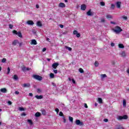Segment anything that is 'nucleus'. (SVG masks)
Here are the masks:
<instances>
[{
	"mask_svg": "<svg viewBox=\"0 0 129 129\" xmlns=\"http://www.w3.org/2000/svg\"><path fill=\"white\" fill-rule=\"evenodd\" d=\"M98 101L99 103H102V99L99 98L98 99Z\"/></svg>",
	"mask_w": 129,
	"mask_h": 129,
	"instance_id": "nucleus-29",
	"label": "nucleus"
},
{
	"mask_svg": "<svg viewBox=\"0 0 129 129\" xmlns=\"http://www.w3.org/2000/svg\"><path fill=\"white\" fill-rule=\"evenodd\" d=\"M115 129H124V128H123V127H122V126H119Z\"/></svg>",
	"mask_w": 129,
	"mask_h": 129,
	"instance_id": "nucleus-37",
	"label": "nucleus"
},
{
	"mask_svg": "<svg viewBox=\"0 0 129 129\" xmlns=\"http://www.w3.org/2000/svg\"><path fill=\"white\" fill-rule=\"evenodd\" d=\"M76 124L77 125H83V122H81L79 119H77L76 120Z\"/></svg>",
	"mask_w": 129,
	"mask_h": 129,
	"instance_id": "nucleus-5",
	"label": "nucleus"
},
{
	"mask_svg": "<svg viewBox=\"0 0 129 129\" xmlns=\"http://www.w3.org/2000/svg\"><path fill=\"white\" fill-rule=\"evenodd\" d=\"M105 21V20H104V19L103 18L101 19V23H104Z\"/></svg>",
	"mask_w": 129,
	"mask_h": 129,
	"instance_id": "nucleus-50",
	"label": "nucleus"
},
{
	"mask_svg": "<svg viewBox=\"0 0 129 129\" xmlns=\"http://www.w3.org/2000/svg\"><path fill=\"white\" fill-rule=\"evenodd\" d=\"M118 47L121 49H123V48H124V46H123V44H119Z\"/></svg>",
	"mask_w": 129,
	"mask_h": 129,
	"instance_id": "nucleus-22",
	"label": "nucleus"
},
{
	"mask_svg": "<svg viewBox=\"0 0 129 129\" xmlns=\"http://www.w3.org/2000/svg\"><path fill=\"white\" fill-rule=\"evenodd\" d=\"M7 71V74H10V72H11V69H10V68H8Z\"/></svg>",
	"mask_w": 129,
	"mask_h": 129,
	"instance_id": "nucleus-39",
	"label": "nucleus"
},
{
	"mask_svg": "<svg viewBox=\"0 0 129 129\" xmlns=\"http://www.w3.org/2000/svg\"><path fill=\"white\" fill-rule=\"evenodd\" d=\"M33 78H34V79L38 80V81H41V80H43V78L39 75H33Z\"/></svg>",
	"mask_w": 129,
	"mask_h": 129,
	"instance_id": "nucleus-3",
	"label": "nucleus"
},
{
	"mask_svg": "<svg viewBox=\"0 0 129 129\" xmlns=\"http://www.w3.org/2000/svg\"><path fill=\"white\" fill-rule=\"evenodd\" d=\"M31 69L29 68H26V70L27 71H29V70H30Z\"/></svg>",
	"mask_w": 129,
	"mask_h": 129,
	"instance_id": "nucleus-61",
	"label": "nucleus"
},
{
	"mask_svg": "<svg viewBox=\"0 0 129 129\" xmlns=\"http://www.w3.org/2000/svg\"><path fill=\"white\" fill-rule=\"evenodd\" d=\"M29 96H33V94L32 93H30L29 94Z\"/></svg>",
	"mask_w": 129,
	"mask_h": 129,
	"instance_id": "nucleus-56",
	"label": "nucleus"
},
{
	"mask_svg": "<svg viewBox=\"0 0 129 129\" xmlns=\"http://www.w3.org/2000/svg\"><path fill=\"white\" fill-rule=\"evenodd\" d=\"M81 9L82 11H85V10H86V5L85 4L82 5Z\"/></svg>",
	"mask_w": 129,
	"mask_h": 129,
	"instance_id": "nucleus-10",
	"label": "nucleus"
},
{
	"mask_svg": "<svg viewBox=\"0 0 129 129\" xmlns=\"http://www.w3.org/2000/svg\"><path fill=\"white\" fill-rule=\"evenodd\" d=\"M18 44H19V45L21 46V43L19 42V40H14L12 43V45H13L14 46H16L18 45Z\"/></svg>",
	"mask_w": 129,
	"mask_h": 129,
	"instance_id": "nucleus-6",
	"label": "nucleus"
},
{
	"mask_svg": "<svg viewBox=\"0 0 129 129\" xmlns=\"http://www.w3.org/2000/svg\"><path fill=\"white\" fill-rule=\"evenodd\" d=\"M49 77L51 79H53V78H54V77H55V75L53 73H50L49 75Z\"/></svg>",
	"mask_w": 129,
	"mask_h": 129,
	"instance_id": "nucleus-21",
	"label": "nucleus"
},
{
	"mask_svg": "<svg viewBox=\"0 0 129 129\" xmlns=\"http://www.w3.org/2000/svg\"><path fill=\"white\" fill-rule=\"evenodd\" d=\"M41 112L42 114H43V115H45L46 114V111L44 109L41 110Z\"/></svg>",
	"mask_w": 129,
	"mask_h": 129,
	"instance_id": "nucleus-32",
	"label": "nucleus"
},
{
	"mask_svg": "<svg viewBox=\"0 0 129 129\" xmlns=\"http://www.w3.org/2000/svg\"><path fill=\"white\" fill-rule=\"evenodd\" d=\"M105 77H106V75H105V74H101V79H103L104 78H105Z\"/></svg>",
	"mask_w": 129,
	"mask_h": 129,
	"instance_id": "nucleus-25",
	"label": "nucleus"
},
{
	"mask_svg": "<svg viewBox=\"0 0 129 129\" xmlns=\"http://www.w3.org/2000/svg\"><path fill=\"white\" fill-rule=\"evenodd\" d=\"M36 25L38 27H42V23L40 21H38Z\"/></svg>",
	"mask_w": 129,
	"mask_h": 129,
	"instance_id": "nucleus-19",
	"label": "nucleus"
},
{
	"mask_svg": "<svg viewBox=\"0 0 129 129\" xmlns=\"http://www.w3.org/2000/svg\"><path fill=\"white\" fill-rule=\"evenodd\" d=\"M41 92H42V90L40 89H37V93H41Z\"/></svg>",
	"mask_w": 129,
	"mask_h": 129,
	"instance_id": "nucleus-40",
	"label": "nucleus"
},
{
	"mask_svg": "<svg viewBox=\"0 0 129 129\" xmlns=\"http://www.w3.org/2000/svg\"><path fill=\"white\" fill-rule=\"evenodd\" d=\"M112 31L114 33H115L116 34H118L120 33V32H122V29L120 28V27L118 26L115 27L114 28L112 29Z\"/></svg>",
	"mask_w": 129,
	"mask_h": 129,
	"instance_id": "nucleus-1",
	"label": "nucleus"
},
{
	"mask_svg": "<svg viewBox=\"0 0 129 129\" xmlns=\"http://www.w3.org/2000/svg\"><path fill=\"white\" fill-rule=\"evenodd\" d=\"M115 6L114 4H111L110 9L114 10Z\"/></svg>",
	"mask_w": 129,
	"mask_h": 129,
	"instance_id": "nucleus-33",
	"label": "nucleus"
},
{
	"mask_svg": "<svg viewBox=\"0 0 129 129\" xmlns=\"http://www.w3.org/2000/svg\"><path fill=\"white\" fill-rule=\"evenodd\" d=\"M127 73H128V74H129V69H127L126 71Z\"/></svg>",
	"mask_w": 129,
	"mask_h": 129,
	"instance_id": "nucleus-64",
	"label": "nucleus"
},
{
	"mask_svg": "<svg viewBox=\"0 0 129 129\" xmlns=\"http://www.w3.org/2000/svg\"><path fill=\"white\" fill-rule=\"evenodd\" d=\"M85 107L86 108H88V106H87V104H85Z\"/></svg>",
	"mask_w": 129,
	"mask_h": 129,
	"instance_id": "nucleus-58",
	"label": "nucleus"
},
{
	"mask_svg": "<svg viewBox=\"0 0 129 129\" xmlns=\"http://www.w3.org/2000/svg\"><path fill=\"white\" fill-rule=\"evenodd\" d=\"M59 115L60 116H63V112H59Z\"/></svg>",
	"mask_w": 129,
	"mask_h": 129,
	"instance_id": "nucleus-47",
	"label": "nucleus"
},
{
	"mask_svg": "<svg viewBox=\"0 0 129 129\" xmlns=\"http://www.w3.org/2000/svg\"><path fill=\"white\" fill-rule=\"evenodd\" d=\"M104 121H105V122H107V121H108V119H106V118H105L104 119Z\"/></svg>",
	"mask_w": 129,
	"mask_h": 129,
	"instance_id": "nucleus-52",
	"label": "nucleus"
},
{
	"mask_svg": "<svg viewBox=\"0 0 129 129\" xmlns=\"http://www.w3.org/2000/svg\"><path fill=\"white\" fill-rule=\"evenodd\" d=\"M22 86V87L26 88L27 87H30V86H31V85L29 83H26V84H23Z\"/></svg>",
	"mask_w": 129,
	"mask_h": 129,
	"instance_id": "nucleus-9",
	"label": "nucleus"
},
{
	"mask_svg": "<svg viewBox=\"0 0 129 129\" xmlns=\"http://www.w3.org/2000/svg\"><path fill=\"white\" fill-rule=\"evenodd\" d=\"M28 122H29V123L32 125V124H33V121H32V120L30 119H28L27 120Z\"/></svg>",
	"mask_w": 129,
	"mask_h": 129,
	"instance_id": "nucleus-26",
	"label": "nucleus"
},
{
	"mask_svg": "<svg viewBox=\"0 0 129 129\" xmlns=\"http://www.w3.org/2000/svg\"><path fill=\"white\" fill-rule=\"evenodd\" d=\"M111 47H114V43H111Z\"/></svg>",
	"mask_w": 129,
	"mask_h": 129,
	"instance_id": "nucleus-55",
	"label": "nucleus"
},
{
	"mask_svg": "<svg viewBox=\"0 0 129 129\" xmlns=\"http://www.w3.org/2000/svg\"><path fill=\"white\" fill-rule=\"evenodd\" d=\"M63 122H66V119L65 118V117H63Z\"/></svg>",
	"mask_w": 129,
	"mask_h": 129,
	"instance_id": "nucleus-57",
	"label": "nucleus"
},
{
	"mask_svg": "<svg viewBox=\"0 0 129 129\" xmlns=\"http://www.w3.org/2000/svg\"><path fill=\"white\" fill-rule=\"evenodd\" d=\"M36 117H39V116H41V113L37 112L35 113Z\"/></svg>",
	"mask_w": 129,
	"mask_h": 129,
	"instance_id": "nucleus-20",
	"label": "nucleus"
},
{
	"mask_svg": "<svg viewBox=\"0 0 129 129\" xmlns=\"http://www.w3.org/2000/svg\"><path fill=\"white\" fill-rule=\"evenodd\" d=\"M26 24L27 25H29L30 26H33V25H34V22H33L32 20H29L27 21Z\"/></svg>",
	"mask_w": 129,
	"mask_h": 129,
	"instance_id": "nucleus-8",
	"label": "nucleus"
},
{
	"mask_svg": "<svg viewBox=\"0 0 129 129\" xmlns=\"http://www.w3.org/2000/svg\"><path fill=\"white\" fill-rule=\"evenodd\" d=\"M58 66H59V63L57 62L53 63L52 65V67L53 69H56Z\"/></svg>",
	"mask_w": 129,
	"mask_h": 129,
	"instance_id": "nucleus-7",
	"label": "nucleus"
},
{
	"mask_svg": "<svg viewBox=\"0 0 129 129\" xmlns=\"http://www.w3.org/2000/svg\"><path fill=\"white\" fill-rule=\"evenodd\" d=\"M106 17L107 19H112V16L110 15H107Z\"/></svg>",
	"mask_w": 129,
	"mask_h": 129,
	"instance_id": "nucleus-27",
	"label": "nucleus"
},
{
	"mask_svg": "<svg viewBox=\"0 0 129 129\" xmlns=\"http://www.w3.org/2000/svg\"><path fill=\"white\" fill-rule=\"evenodd\" d=\"M66 6L65 5V4L63 3H60L59 5H58V7L59 8H65Z\"/></svg>",
	"mask_w": 129,
	"mask_h": 129,
	"instance_id": "nucleus-12",
	"label": "nucleus"
},
{
	"mask_svg": "<svg viewBox=\"0 0 129 129\" xmlns=\"http://www.w3.org/2000/svg\"><path fill=\"white\" fill-rule=\"evenodd\" d=\"M116 7H117V9H120V6L121 5V2H117L116 3Z\"/></svg>",
	"mask_w": 129,
	"mask_h": 129,
	"instance_id": "nucleus-11",
	"label": "nucleus"
},
{
	"mask_svg": "<svg viewBox=\"0 0 129 129\" xmlns=\"http://www.w3.org/2000/svg\"><path fill=\"white\" fill-rule=\"evenodd\" d=\"M53 72L55 74H57V73H58V71H57V70H53Z\"/></svg>",
	"mask_w": 129,
	"mask_h": 129,
	"instance_id": "nucleus-44",
	"label": "nucleus"
},
{
	"mask_svg": "<svg viewBox=\"0 0 129 129\" xmlns=\"http://www.w3.org/2000/svg\"><path fill=\"white\" fill-rule=\"evenodd\" d=\"M52 85H53V86H56V84L54 83H52Z\"/></svg>",
	"mask_w": 129,
	"mask_h": 129,
	"instance_id": "nucleus-62",
	"label": "nucleus"
},
{
	"mask_svg": "<svg viewBox=\"0 0 129 129\" xmlns=\"http://www.w3.org/2000/svg\"><path fill=\"white\" fill-rule=\"evenodd\" d=\"M8 104H9V105H12V101H9L8 102Z\"/></svg>",
	"mask_w": 129,
	"mask_h": 129,
	"instance_id": "nucleus-48",
	"label": "nucleus"
},
{
	"mask_svg": "<svg viewBox=\"0 0 129 129\" xmlns=\"http://www.w3.org/2000/svg\"><path fill=\"white\" fill-rule=\"evenodd\" d=\"M46 50H47V49L46 48H43L42 52H45L46 51Z\"/></svg>",
	"mask_w": 129,
	"mask_h": 129,
	"instance_id": "nucleus-54",
	"label": "nucleus"
},
{
	"mask_svg": "<svg viewBox=\"0 0 129 129\" xmlns=\"http://www.w3.org/2000/svg\"><path fill=\"white\" fill-rule=\"evenodd\" d=\"M69 120H70V121H71V122H73V117H72L71 116H69Z\"/></svg>",
	"mask_w": 129,
	"mask_h": 129,
	"instance_id": "nucleus-28",
	"label": "nucleus"
},
{
	"mask_svg": "<svg viewBox=\"0 0 129 129\" xmlns=\"http://www.w3.org/2000/svg\"><path fill=\"white\" fill-rule=\"evenodd\" d=\"M78 33V31H77V30H75L73 31V34L74 35H76Z\"/></svg>",
	"mask_w": 129,
	"mask_h": 129,
	"instance_id": "nucleus-38",
	"label": "nucleus"
},
{
	"mask_svg": "<svg viewBox=\"0 0 129 129\" xmlns=\"http://www.w3.org/2000/svg\"><path fill=\"white\" fill-rule=\"evenodd\" d=\"M35 98H37V99H42L43 98V96L42 95H36L35 96Z\"/></svg>",
	"mask_w": 129,
	"mask_h": 129,
	"instance_id": "nucleus-16",
	"label": "nucleus"
},
{
	"mask_svg": "<svg viewBox=\"0 0 129 129\" xmlns=\"http://www.w3.org/2000/svg\"><path fill=\"white\" fill-rule=\"evenodd\" d=\"M65 48H66V49H67L69 51H72V48H71V47L66 46Z\"/></svg>",
	"mask_w": 129,
	"mask_h": 129,
	"instance_id": "nucleus-24",
	"label": "nucleus"
},
{
	"mask_svg": "<svg viewBox=\"0 0 129 129\" xmlns=\"http://www.w3.org/2000/svg\"><path fill=\"white\" fill-rule=\"evenodd\" d=\"M13 34H15V35H17L18 37H19L20 38H22V37H23V36L22 35V33L21 32H18L16 30L13 31Z\"/></svg>",
	"mask_w": 129,
	"mask_h": 129,
	"instance_id": "nucleus-4",
	"label": "nucleus"
},
{
	"mask_svg": "<svg viewBox=\"0 0 129 129\" xmlns=\"http://www.w3.org/2000/svg\"><path fill=\"white\" fill-rule=\"evenodd\" d=\"M55 111L56 112H57V113H58L59 112V109L58 108H56L55 109Z\"/></svg>",
	"mask_w": 129,
	"mask_h": 129,
	"instance_id": "nucleus-49",
	"label": "nucleus"
},
{
	"mask_svg": "<svg viewBox=\"0 0 129 129\" xmlns=\"http://www.w3.org/2000/svg\"><path fill=\"white\" fill-rule=\"evenodd\" d=\"M80 33H78L77 34H76V37H77V38H80Z\"/></svg>",
	"mask_w": 129,
	"mask_h": 129,
	"instance_id": "nucleus-42",
	"label": "nucleus"
},
{
	"mask_svg": "<svg viewBox=\"0 0 129 129\" xmlns=\"http://www.w3.org/2000/svg\"><path fill=\"white\" fill-rule=\"evenodd\" d=\"M20 93V92H19L18 91H15V94H19Z\"/></svg>",
	"mask_w": 129,
	"mask_h": 129,
	"instance_id": "nucleus-60",
	"label": "nucleus"
},
{
	"mask_svg": "<svg viewBox=\"0 0 129 129\" xmlns=\"http://www.w3.org/2000/svg\"><path fill=\"white\" fill-rule=\"evenodd\" d=\"M116 118L118 120H121V119H127V115H124L123 116L118 115L117 116Z\"/></svg>",
	"mask_w": 129,
	"mask_h": 129,
	"instance_id": "nucleus-2",
	"label": "nucleus"
},
{
	"mask_svg": "<svg viewBox=\"0 0 129 129\" xmlns=\"http://www.w3.org/2000/svg\"><path fill=\"white\" fill-rule=\"evenodd\" d=\"M79 72H80V73H83V72H84V71H83V69H82V68H80Z\"/></svg>",
	"mask_w": 129,
	"mask_h": 129,
	"instance_id": "nucleus-36",
	"label": "nucleus"
},
{
	"mask_svg": "<svg viewBox=\"0 0 129 129\" xmlns=\"http://www.w3.org/2000/svg\"><path fill=\"white\" fill-rule=\"evenodd\" d=\"M2 63H6V62H7V59L6 58H4L2 60Z\"/></svg>",
	"mask_w": 129,
	"mask_h": 129,
	"instance_id": "nucleus-31",
	"label": "nucleus"
},
{
	"mask_svg": "<svg viewBox=\"0 0 129 129\" xmlns=\"http://www.w3.org/2000/svg\"><path fill=\"white\" fill-rule=\"evenodd\" d=\"M31 44L32 45H37V41L36 40L33 39L31 41Z\"/></svg>",
	"mask_w": 129,
	"mask_h": 129,
	"instance_id": "nucleus-17",
	"label": "nucleus"
},
{
	"mask_svg": "<svg viewBox=\"0 0 129 129\" xmlns=\"http://www.w3.org/2000/svg\"><path fill=\"white\" fill-rule=\"evenodd\" d=\"M19 110H20V111H24V110H25V109H24V108L23 107H20L19 108Z\"/></svg>",
	"mask_w": 129,
	"mask_h": 129,
	"instance_id": "nucleus-35",
	"label": "nucleus"
},
{
	"mask_svg": "<svg viewBox=\"0 0 129 129\" xmlns=\"http://www.w3.org/2000/svg\"><path fill=\"white\" fill-rule=\"evenodd\" d=\"M21 116H26V113H22L21 114Z\"/></svg>",
	"mask_w": 129,
	"mask_h": 129,
	"instance_id": "nucleus-51",
	"label": "nucleus"
},
{
	"mask_svg": "<svg viewBox=\"0 0 129 129\" xmlns=\"http://www.w3.org/2000/svg\"><path fill=\"white\" fill-rule=\"evenodd\" d=\"M122 19H123V20H125V21H126L127 20V17L126 16H123L122 17Z\"/></svg>",
	"mask_w": 129,
	"mask_h": 129,
	"instance_id": "nucleus-41",
	"label": "nucleus"
},
{
	"mask_svg": "<svg viewBox=\"0 0 129 129\" xmlns=\"http://www.w3.org/2000/svg\"><path fill=\"white\" fill-rule=\"evenodd\" d=\"M1 92H2L3 93H6L7 90L6 88H2L0 90Z\"/></svg>",
	"mask_w": 129,
	"mask_h": 129,
	"instance_id": "nucleus-14",
	"label": "nucleus"
},
{
	"mask_svg": "<svg viewBox=\"0 0 129 129\" xmlns=\"http://www.w3.org/2000/svg\"><path fill=\"white\" fill-rule=\"evenodd\" d=\"M36 9H39V5H36Z\"/></svg>",
	"mask_w": 129,
	"mask_h": 129,
	"instance_id": "nucleus-63",
	"label": "nucleus"
},
{
	"mask_svg": "<svg viewBox=\"0 0 129 129\" xmlns=\"http://www.w3.org/2000/svg\"><path fill=\"white\" fill-rule=\"evenodd\" d=\"M9 26L10 29H13V27H14L12 24H10Z\"/></svg>",
	"mask_w": 129,
	"mask_h": 129,
	"instance_id": "nucleus-46",
	"label": "nucleus"
},
{
	"mask_svg": "<svg viewBox=\"0 0 129 129\" xmlns=\"http://www.w3.org/2000/svg\"><path fill=\"white\" fill-rule=\"evenodd\" d=\"M110 24H112L113 25H116V23H115V22H113V21H111Z\"/></svg>",
	"mask_w": 129,
	"mask_h": 129,
	"instance_id": "nucleus-45",
	"label": "nucleus"
},
{
	"mask_svg": "<svg viewBox=\"0 0 129 129\" xmlns=\"http://www.w3.org/2000/svg\"><path fill=\"white\" fill-rule=\"evenodd\" d=\"M59 27L60 28H61V29H63V28H64V26L63 25H59Z\"/></svg>",
	"mask_w": 129,
	"mask_h": 129,
	"instance_id": "nucleus-53",
	"label": "nucleus"
},
{
	"mask_svg": "<svg viewBox=\"0 0 129 129\" xmlns=\"http://www.w3.org/2000/svg\"><path fill=\"white\" fill-rule=\"evenodd\" d=\"M22 70H23V71H25L26 70V68H23L22 69Z\"/></svg>",
	"mask_w": 129,
	"mask_h": 129,
	"instance_id": "nucleus-59",
	"label": "nucleus"
},
{
	"mask_svg": "<svg viewBox=\"0 0 129 129\" xmlns=\"http://www.w3.org/2000/svg\"><path fill=\"white\" fill-rule=\"evenodd\" d=\"M122 57H125V52L124 51H122L121 53Z\"/></svg>",
	"mask_w": 129,
	"mask_h": 129,
	"instance_id": "nucleus-30",
	"label": "nucleus"
},
{
	"mask_svg": "<svg viewBox=\"0 0 129 129\" xmlns=\"http://www.w3.org/2000/svg\"><path fill=\"white\" fill-rule=\"evenodd\" d=\"M100 5L102 6V7H104V6H105V4L103 2H101L100 3Z\"/></svg>",
	"mask_w": 129,
	"mask_h": 129,
	"instance_id": "nucleus-34",
	"label": "nucleus"
},
{
	"mask_svg": "<svg viewBox=\"0 0 129 129\" xmlns=\"http://www.w3.org/2000/svg\"><path fill=\"white\" fill-rule=\"evenodd\" d=\"M87 14L88 16H93V12H91V10H89L87 13Z\"/></svg>",
	"mask_w": 129,
	"mask_h": 129,
	"instance_id": "nucleus-15",
	"label": "nucleus"
},
{
	"mask_svg": "<svg viewBox=\"0 0 129 129\" xmlns=\"http://www.w3.org/2000/svg\"><path fill=\"white\" fill-rule=\"evenodd\" d=\"M123 107H126V100L125 99L123 100Z\"/></svg>",
	"mask_w": 129,
	"mask_h": 129,
	"instance_id": "nucleus-18",
	"label": "nucleus"
},
{
	"mask_svg": "<svg viewBox=\"0 0 129 129\" xmlns=\"http://www.w3.org/2000/svg\"><path fill=\"white\" fill-rule=\"evenodd\" d=\"M94 64L96 67H97L98 66V62L95 61Z\"/></svg>",
	"mask_w": 129,
	"mask_h": 129,
	"instance_id": "nucleus-43",
	"label": "nucleus"
},
{
	"mask_svg": "<svg viewBox=\"0 0 129 129\" xmlns=\"http://www.w3.org/2000/svg\"><path fill=\"white\" fill-rule=\"evenodd\" d=\"M13 79L14 80H18V79H19V78L18 77V76H17V75H15L14 76Z\"/></svg>",
	"mask_w": 129,
	"mask_h": 129,
	"instance_id": "nucleus-23",
	"label": "nucleus"
},
{
	"mask_svg": "<svg viewBox=\"0 0 129 129\" xmlns=\"http://www.w3.org/2000/svg\"><path fill=\"white\" fill-rule=\"evenodd\" d=\"M68 79H69V81H70V82H71V81H72V82L73 84H76V82H75V80H74V79H72L71 80V78H69Z\"/></svg>",
	"mask_w": 129,
	"mask_h": 129,
	"instance_id": "nucleus-13",
	"label": "nucleus"
}]
</instances>
